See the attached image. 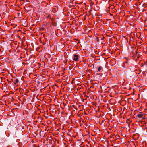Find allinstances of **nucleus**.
Segmentation results:
<instances>
[{
    "mask_svg": "<svg viewBox=\"0 0 147 147\" xmlns=\"http://www.w3.org/2000/svg\"><path fill=\"white\" fill-rule=\"evenodd\" d=\"M97 4V1L96 0H91V3H90L91 5H96Z\"/></svg>",
    "mask_w": 147,
    "mask_h": 147,
    "instance_id": "5",
    "label": "nucleus"
},
{
    "mask_svg": "<svg viewBox=\"0 0 147 147\" xmlns=\"http://www.w3.org/2000/svg\"><path fill=\"white\" fill-rule=\"evenodd\" d=\"M97 41L98 42L99 40L98 39V38H97Z\"/></svg>",
    "mask_w": 147,
    "mask_h": 147,
    "instance_id": "10",
    "label": "nucleus"
},
{
    "mask_svg": "<svg viewBox=\"0 0 147 147\" xmlns=\"http://www.w3.org/2000/svg\"><path fill=\"white\" fill-rule=\"evenodd\" d=\"M78 7H80V5H81V4H83V3H78Z\"/></svg>",
    "mask_w": 147,
    "mask_h": 147,
    "instance_id": "8",
    "label": "nucleus"
},
{
    "mask_svg": "<svg viewBox=\"0 0 147 147\" xmlns=\"http://www.w3.org/2000/svg\"><path fill=\"white\" fill-rule=\"evenodd\" d=\"M142 1V0H138V2H141Z\"/></svg>",
    "mask_w": 147,
    "mask_h": 147,
    "instance_id": "9",
    "label": "nucleus"
},
{
    "mask_svg": "<svg viewBox=\"0 0 147 147\" xmlns=\"http://www.w3.org/2000/svg\"><path fill=\"white\" fill-rule=\"evenodd\" d=\"M18 79H16L15 82H14L15 84L17 85V84L18 83Z\"/></svg>",
    "mask_w": 147,
    "mask_h": 147,
    "instance_id": "7",
    "label": "nucleus"
},
{
    "mask_svg": "<svg viewBox=\"0 0 147 147\" xmlns=\"http://www.w3.org/2000/svg\"><path fill=\"white\" fill-rule=\"evenodd\" d=\"M122 66L125 68L129 67L131 66V64L129 60L127 59L126 61L123 63Z\"/></svg>",
    "mask_w": 147,
    "mask_h": 147,
    "instance_id": "1",
    "label": "nucleus"
},
{
    "mask_svg": "<svg viewBox=\"0 0 147 147\" xmlns=\"http://www.w3.org/2000/svg\"><path fill=\"white\" fill-rule=\"evenodd\" d=\"M98 71L99 72L102 71L101 70H102V67L101 66H99L98 68Z\"/></svg>",
    "mask_w": 147,
    "mask_h": 147,
    "instance_id": "6",
    "label": "nucleus"
},
{
    "mask_svg": "<svg viewBox=\"0 0 147 147\" xmlns=\"http://www.w3.org/2000/svg\"><path fill=\"white\" fill-rule=\"evenodd\" d=\"M138 53L137 50H136L135 51H132L130 53V55L131 57H133L134 56H136V55H137Z\"/></svg>",
    "mask_w": 147,
    "mask_h": 147,
    "instance_id": "3",
    "label": "nucleus"
},
{
    "mask_svg": "<svg viewBox=\"0 0 147 147\" xmlns=\"http://www.w3.org/2000/svg\"><path fill=\"white\" fill-rule=\"evenodd\" d=\"M79 55L77 54H74L73 55V59L76 62L78 61L79 60Z\"/></svg>",
    "mask_w": 147,
    "mask_h": 147,
    "instance_id": "2",
    "label": "nucleus"
},
{
    "mask_svg": "<svg viewBox=\"0 0 147 147\" xmlns=\"http://www.w3.org/2000/svg\"><path fill=\"white\" fill-rule=\"evenodd\" d=\"M144 116V114L142 112H141L140 114L138 115L137 117L139 119H141L143 118Z\"/></svg>",
    "mask_w": 147,
    "mask_h": 147,
    "instance_id": "4",
    "label": "nucleus"
}]
</instances>
